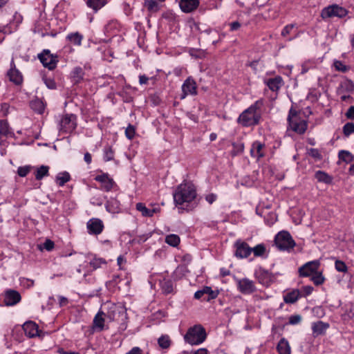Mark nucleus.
I'll list each match as a JSON object with an SVG mask.
<instances>
[{"instance_id":"obj_1","label":"nucleus","mask_w":354,"mask_h":354,"mask_svg":"<svg viewBox=\"0 0 354 354\" xmlns=\"http://www.w3.org/2000/svg\"><path fill=\"white\" fill-rule=\"evenodd\" d=\"M174 201L179 210L186 212L193 210L198 204L196 187L194 184L191 180H185L177 187L174 193Z\"/></svg>"},{"instance_id":"obj_2","label":"nucleus","mask_w":354,"mask_h":354,"mask_svg":"<svg viewBox=\"0 0 354 354\" xmlns=\"http://www.w3.org/2000/svg\"><path fill=\"white\" fill-rule=\"evenodd\" d=\"M262 104L261 101H257L254 104L240 115L238 120L239 122L245 127L257 124L261 118L260 113H257V110L261 108Z\"/></svg>"},{"instance_id":"obj_3","label":"nucleus","mask_w":354,"mask_h":354,"mask_svg":"<svg viewBox=\"0 0 354 354\" xmlns=\"http://www.w3.org/2000/svg\"><path fill=\"white\" fill-rule=\"evenodd\" d=\"M206 336L205 328L201 325H195L188 329L184 339L191 345H198L205 340Z\"/></svg>"},{"instance_id":"obj_4","label":"nucleus","mask_w":354,"mask_h":354,"mask_svg":"<svg viewBox=\"0 0 354 354\" xmlns=\"http://www.w3.org/2000/svg\"><path fill=\"white\" fill-rule=\"evenodd\" d=\"M106 317L110 321H125L127 319L126 308L122 305L107 303Z\"/></svg>"},{"instance_id":"obj_5","label":"nucleus","mask_w":354,"mask_h":354,"mask_svg":"<svg viewBox=\"0 0 354 354\" xmlns=\"http://www.w3.org/2000/svg\"><path fill=\"white\" fill-rule=\"evenodd\" d=\"M275 244L280 250H288L295 245L294 240L288 232L282 231L275 236Z\"/></svg>"},{"instance_id":"obj_6","label":"nucleus","mask_w":354,"mask_h":354,"mask_svg":"<svg viewBox=\"0 0 354 354\" xmlns=\"http://www.w3.org/2000/svg\"><path fill=\"white\" fill-rule=\"evenodd\" d=\"M347 14L348 11L344 8L341 7L337 4H333L326 8H324L322 10L321 17L324 19L333 17L342 18Z\"/></svg>"},{"instance_id":"obj_7","label":"nucleus","mask_w":354,"mask_h":354,"mask_svg":"<svg viewBox=\"0 0 354 354\" xmlns=\"http://www.w3.org/2000/svg\"><path fill=\"white\" fill-rule=\"evenodd\" d=\"M38 58L44 66L49 70H53L58 62L57 57L51 54L49 50H44L41 54L38 55Z\"/></svg>"},{"instance_id":"obj_8","label":"nucleus","mask_w":354,"mask_h":354,"mask_svg":"<svg viewBox=\"0 0 354 354\" xmlns=\"http://www.w3.org/2000/svg\"><path fill=\"white\" fill-rule=\"evenodd\" d=\"M75 115H66L60 121L59 131L65 133L72 132L76 127Z\"/></svg>"},{"instance_id":"obj_9","label":"nucleus","mask_w":354,"mask_h":354,"mask_svg":"<svg viewBox=\"0 0 354 354\" xmlns=\"http://www.w3.org/2000/svg\"><path fill=\"white\" fill-rule=\"evenodd\" d=\"M238 290L243 294L250 295L257 290L254 282L248 278L236 279Z\"/></svg>"},{"instance_id":"obj_10","label":"nucleus","mask_w":354,"mask_h":354,"mask_svg":"<svg viewBox=\"0 0 354 354\" xmlns=\"http://www.w3.org/2000/svg\"><path fill=\"white\" fill-rule=\"evenodd\" d=\"M319 267V261L315 260L309 261L299 268V272L301 277H310L312 276L317 270H318Z\"/></svg>"},{"instance_id":"obj_11","label":"nucleus","mask_w":354,"mask_h":354,"mask_svg":"<svg viewBox=\"0 0 354 354\" xmlns=\"http://www.w3.org/2000/svg\"><path fill=\"white\" fill-rule=\"evenodd\" d=\"M21 300L20 294L14 290H8L3 295V303L5 306H14Z\"/></svg>"},{"instance_id":"obj_12","label":"nucleus","mask_w":354,"mask_h":354,"mask_svg":"<svg viewBox=\"0 0 354 354\" xmlns=\"http://www.w3.org/2000/svg\"><path fill=\"white\" fill-rule=\"evenodd\" d=\"M234 246L236 248L235 256L237 258H247L251 254V248L245 242L237 241Z\"/></svg>"},{"instance_id":"obj_13","label":"nucleus","mask_w":354,"mask_h":354,"mask_svg":"<svg viewBox=\"0 0 354 354\" xmlns=\"http://www.w3.org/2000/svg\"><path fill=\"white\" fill-rule=\"evenodd\" d=\"M86 227L89 234L97 235L102 232L104 225L100 219L91 218L87 222Z\"/></svg>"},{"instance_id":"obj_14","label":"nucleus","mask_w":354,"mask_h":354,"mask_svg":"<svg viewBox=\"0 0 354 354\" xmlns=\"http://www.w3.org/2000/svg\"><path fill=\"white\" fill-rule=\"evenodd\" d=\"M199 4V0H180L179 2L181 10L186 13H189L196 10Z\"/></svg>"},{"instance_id":"obj_15","label":"nucleus","mask_w":354,"mask_h":354,"mask_svg":"<svg viewBox=\"0 0 354 354\" xmlns=\"http://www.w3.org/2000/svg\"><path fill=\"white\" fill-rule=\"evenodd\" d=\"M183 94L180 99H184L186 95L189 94L196 93V85L194 80L188 77L182 86Z\"/></svg>"},{"instance_id":"obj_16","label":"nucleus","mask_w":354,"mask_h":354,"mask_svg":"<svg viewBox=\"0 0 354 354\" xmlns=\"http://www.w3.org/2000/svg\"><path fill=\"white\" fill-rule=\"evenodd\" d=\"M256 276L259 283L266 286H268L274 280L273 275L265 270L261 269L257 271Z\"/></svg>"},{"instance_id":"obj_17","label":"nucleus","mask_w":354,"mask_h":354,"mask_svg":"<svg viewBox=\"0 0 354 354\" xmlns=\"http://www.w3.org/2000/svg\"><path fill=\"white\" fill-rule=\"evenodd\" d=\"M23 329L25 334L29 337H34L39 336L40 331L38 329V326L33 322H27L23 325Z\"/></svg>"},{"instance_id":"obj_18","label":"nucleus","mask_w":354,"mask_h":354,"mask_svg":"<svg viewBox=\"0 0 354 354\" xmlns=\"http://www.w3.org/2000/svg\"><path fill=\"white\" fill-rule=\"evenodd\" d=\"M104 317H106V313L102 310H99L95 315L93 321V328L95 330L102 331L104 328Z\"/></svg>"},{"instance_id":"obj_19","label":"nucleus","mask_w":354,"mask_h":354,"mask_svg":"<svg viewBox=\"0 0 354 354\" xmlns=\"http://www.w3.org/2000/svg\"><path fill=\"white\" fill-rule=\"evenodd\" d=\"M95 180L97 182L96 186L106 192L110 191L116 186L113 178H95Z\"/></svg>"},{"instance_id":"obj_20","label":"nucleus","mask_w":354,"mask_h":354,"mask_svg":"<svg viewBox=\"0 0 354 354\" xmlns=\"http://www.w3.org/2000/svg\"><path fill=\"white\" fill-rule=\"evenodd\" d=\"M329 325L323 322H317L312 324V330L314 336H319L325 333Z\"/></svg>"},{"instance_id":"obj_21","label":"nucleus","mask_w":354,"mask_h":354,"mask_svg":"<svg viewBox=\"0 0 354 354\" xmlns=\"http://www.w3.org/2000/svg\"><path fill=\"white\" fill-rule=\"evenodd\" d=\"M136 209L141 212L143 216L146 217H151L155 213L159 211V209L158 208L149 209L142 203L136 204Z\"/></svg>"},{"instance_id":"obj_22","label":"nucleus","mask_w":354,"mask_h":354,"mask_svg":"<svg viewBox=\"0 0 354 354\" xmlns=\"http://www.w3.org/2000/svg\"><path fill=\"white\" fill-rule=\"evenodd\" d=\"M290 128L295 132L302 134L304 133L307 128V124L304 120L298 121L295 120L292 122L289 123Z\"/></svg>"},{"instance_id":"obj_23","label":"nucleus","mask_w":354,"mask_h":354,"mask_svg":"<svg viewBox=\"0 0 354 354\" xmlns=\"http://www.w3.org/2000/svg\"><path fill=\"white\" fill-rule=\"evenodd\" d=\"M300 292L299 290H293L283 296V300L286 304H293L299 298Z\"/></svg>"},{"instance_id":"obj_24","label":"nucleus","mask_w":354,"mask_h":354,"mask_svg":"<svg viewBox=\"0 0 354 354\" xmlns=\"http://www.w3.org/2000/svg\"><path fill=\"white\" fill-rule=\"evenodd\" d=\"M277 348L279 354H290V346L288 342L284 338L279 342Z\"/></svg>"},{"instance_id":"obj_25","label":"nucleus","mask_w":354,"mask_h":354,"mask_svg":"<svg viewBox=\"0 0 354 354\" xmlns=\"http://www.w3.org/2000/svg\"><path fill=\"white\" fill-rule=\"evenodd\" d=\"M107 3V0H87L86 5L92 8L95 12H97Z\"/></svg>"},{"instance_id":"obj_26","label":"nucleus","mask_w":354,"mask_h":354,"mask_svg":"<svg viewBox=\"0 0 354 354\" xmlns=\"http://www.w3.org/2000/svg\"><path fill=\"white\" fill-rule=\"evenodd\" d=\"M8 75L10 77V80L14 82L15 84H20L22 82V76L20 73L16 69H10L8 72Z\"/></svg>"},{"instance_id":"obj_27","label":"nucleus","mask_w":354,"mask_h":354,"mask_svg":"<svg viewBox=\"0 0 354 354\" xmlns=\"http://www.w3.org/2000/svg\"><path fill=\"white\" fill-rule=\"evenodd\" d=\"M282 79L281 77L269 79L267 82V85L272 91H277L281 86Z\"/></svg>"},{"instance_id":"obj_28","label":"nucleus","mask_w":354,"mask_h":354,"mask_svg":"<svg viewBox=\"0 0 354 354\" xmlns=\"http://www.w3.org/2000/svg\"><path fill=\"white\" fill-rule=\"evenodd\" d=\"M88 263L92 268L91 271H93L101 268L102 265H105L106 261L102 258L94 257L89 261Z\"/></svg>"},{"instance_id":"obj_29","label":"nucleus","mask_w":354,"mask_h":354,"mask_svg":"<svg viewBox=\"0 0 354 354\" xmlns=\"http://www.w3.org/2000/svg\"><path fill=\"white\" fill-rule=\"evenodd\" d=\"M106 209L108 212L112 214L118 212L120 209L119 202L115 199L107 201L106 204Z\"/></svg>"},{"instance_id":"obj_30","label":"nucleus","mask_w":354,"mask_h":354,"mask_svg":"<svg viewBox=\"0 0 354 354\" xmlns=\"http://www.w3.org/2000/svg\"><path fill=\"white\" fill-rule=\"evenodd\" d=\"M180 242V239L177 234H171L165 237V243L172 247H177Z\"/></svg>"},{"instance_id":"obj_31","label":"nucleus","mask_w":354,"mask_h":354,"mask_svg":"<svg viewBox=\"0 0 354 354\" xmlns=\"http://www.w3.org/2000/svg\"><path fill=\"white\" fill-rule=\"evenodd\" d=\"M160 286H161V288L162 290V291L165 293V294H169L171 292H173L174 290V285H173V283L171 280L169 279H164L161 282H160Z\"/></svg>"},{"instance_id":"obj_32","label":"nucleus","mask_w":354,"mask_h":354,"mask_svg":"<svg viewBox=\"0 0 354 354\" xmlns=\"http://www.w3.org/2000/svg\"><path fill=\"white\" fill-rule=\"evenodd\" d=\"M188 272V270L185 266H179L176 268L173 273V278L174 280H178L184 277L186 273Z\"/></svg>"},{"instance_id":"obj_33","label":"nucleus","mask_w":354,"mask_h":354,"mask_svg":"<svg viewBox=\"0 0 354 354\" xmlns=\"http://www.w3.org/2000/svg\"><path fill=\"white\" fill-rule=\"evenodd\" d=\"M30 106L35 111L42 113L44 110V104L43 102L39 99L30 102Z\"/></svg>"},{"instance_id":"obj_34","label":"nucleus","mask_w":354,"mask_h":354,"mask_svg":"<svg viewBox=\"0 0 354 354\" xmlns=\"http://www.w3.org/2000/svg\"><path fill=\"white\" fill-rule=\"evenodd\" d=\"M263 145L259 142H254L252 145V147L250 150V153L252 156L259 158L263 156V154L261 152Z\"/></svg>"},{"instance_id":"obj_35","label":"nucleus","mask_w":354,"mask_h":354,"mask_svg":"<svg viewBox=\"0 0 354 354\" xmlns=\"http://www.w3.org/2000/svg\"><path fill=\"white\" fill-rule=\"evenodd\" d=\"M266 251V246L263 243L258 244L254 248H251V252H253L254 257H263Z\"/></svg>"},{"instance_id":"obj_36","label":"nucleus","mask_w":354,"mask_h":354,"mask_svg":"<svg viewBox=\"0 0 354 354\" xmlns=\"http://www.w3.org/2000/svg\"><path fill=\"white\" fill-rule=\"evenodd\" d=\"M159 346L162 349H167L171 346V340L168 335H162L158 339Z\"/></svg>"},{"instance_id":"obj_37","label":"nucleus","mask_w":354,"mask_h":354,"mask_svg":"<svg viewBox=\"0 0 354 354\" xmlns=\"http://www.w3.org/2000/svg\"><path fill=\"white\" fill-rule=\"evenodd\" d=\"M145 6L150 12H157L159 10L158 3L155 0H145Z\"/></svg>"},{"instance_id":"obj_38","label":"nucleus","mask_w":354,"mask_h":354,"mask_svg":"<svg viewBox=\"0 0 354 354\" xmlns=\"http://www.w3.org/2000/svg\"><path fill=\"white\" fill-rule=\"evenodd\" d=\"M84 72L81 67H77L73 72V79L75 83H78L81 80L83 79Z\"/></svg>"},{"instance_id":"obj_39","label":"nucleus","mask_w":354,"mask_h":354,"mask_svg":"<svg viewBox=\"0 0 354 354\" xmlns=\"http://www.w3.org/2000/svg\"><path fill=\"white\" fill-rule=\"evenodd\" d=\"M203 292H204V295H207L206 297H204V300L209 301L212 299H214L217 297V293L212 290L210 287H204L202 289Z\"/></svg>"},{"instance_id":"obj_40","label":"nucleus","mask_w":354,"mask_h":354,"mask_svg":"<svg viewBox=\"0 0 354 354\" xmlns=\"http://www.w3.org/2000/svg\"><path fill=\"white\" fill-rule=\"evenodd\" d=\"M311 280L313 281V283L317 285H321L324 281V277L322 276V273L318 272L317 270L313 275Z\"/></svg>"},{"instance_id":"obj_41","label":"nucleus","mask_w":354,"mask_h":354,"mask_svg":"<svg viewBox=\"0 0 354 354\" xmlns=\"http://www.w3.org/2000/svg\"><path fill=\"white\" fill-rule=\"evenodd\" d=\"M68 39L73 43L77 45H80L82 39V36L78 32L71 34L68 36Z\"/></svg>"},{"instance_id":"obj_42","label":"nucleus","mask_w":354,"mask_h":354,"mask_svg":"<svg viewBox=\"0 0 354 354\" xmlns=\"http://www.w3.org/2000/svg\"><path fill=\"white\" fill-rule=\"evenodd\" d=\"M339 159L342 160L343 161H345V162H351L353 160V156L351 155V153L347 151H339Z\"/></svg>"},{"instance_id":"obj_43","label":"nucleus","mask_w":354,"mask_h":354,"mask_svg":"<svg viewBox=\"0 0 354 354\" xmlns=\"http://www.w3.org/2000/svg\"><path fill=\"white\" fill-rule=\"evenodd\" d=\"M48 173V167L47 166H41L40 167L36 169L35 174V177H44L47 176Z\"/></svg>"},{"instance_id":"obj_44","label":"nucleus","mask_w":354,"mask_h":354,"mask_svg":"<svg viewBox=\"0 0 354 354\" xmlns=\"http://www.w3.org/2000/svg\"><path fill=\"white\" fill-rule=\"evenodd\" d=\"M335 269L338 272H346L347 270H348V267L346 265V263L344 261H340V260H336L335 261Z\"/></svg>"},{"instance_id":"obj_45","label":"nucleus","mask_w":354,"mask_h":354,"mask_svg":"<svg viewBox=\"0 0 354 354\" xmlns=\"http://www.w3.org/2000/svg\"><path fill=\"white\" fill-rule=\"evenodd\" d=\"M32 169H34V167L30 165L20 167L18 169L17 174L20 177H24L28 175Z\"/></svg>"},{"instance_id":"obj_46","label":"nucleus","mask_w":354,"mask_h":354,"mask_svg":"<svg viewBox=\"0 0 354 354\" xmlns=\"http://www.w3.org/2000/svg\"><path fill=\"white\" fill-rule=\"evenodd\" d=\"M343 133L346 136L354 133V123L347 122L343 127Z\"/></svg>"},{"instance_id":"obj_47","label":"nucleus","mask_w":354,"mask_h":354,"mask_svg":"<svg viewBox=\"0 0 354 354\" xmlns=\"http://www.w3.org/2000/svg\"><path fill=\"white\" fill-rule=\"evenodd\" d=\"M313 288L310 286H306L302 287L300 292L301 297H306L312 293Z\"/></svg>"},{"instance_id":"obj_48","label":"nucleus","mask_w":354,"mask_h":354,"mask_svg":"<svg viewBox=\"0 0 354 354\" xmlns=\"http://www.w3.org/2000/svg\"><path fill=\"white\" fill-rule=\"evenodd\" d=\"M308 154L317 160H321L322 158L319 151L317 149H310L308 151Z\"/></svg>"},{"instance_id":"obj_49","label":"nucleus","mask_w":354,"mask_h":354,"mask_svg":"<svg viewBox=\"0 0 354 354\" xmlns=\"http://www.w3.org/2000/svg\"><path fill=\"white\" fill-rule=\"evenodd\" d=\"M295 120H298V113L296 110L290 109L288 117V121L289 123H291Z\"/></svg>"},{"instance_id":"obj_50","label":"nucleus","mask_w":354,"mask_h":354,"mask_svg":"<svg viewBox=\"0 0 354 354\" xmlns=\"http://www.w3.org/2000/svg\"><path fill=\"white\" fill-rule=\"evenodd\" d=\"M113 151L112 149L109 147L104 150V160L106 161H109L113 159Z\"/></svg>"},{"instance_id":"obj_51","label":"nucleus","mask_w":354,"mask_h":354,"mask_svg":"<svg viewBox=\"0 0 354 354\" xmlns=\"http://www.w3.org/2000/svg\"><path fill=\"white\" fill-rule=\"evenodd\" d=\"M234 149L232 151L231 153L233 156H236L240 152H242L243 150V145L242 144H235L233 143Z\"/></svg>"},{"instance_id":"obj_52","label":"nucleus","mask_w":354,"mask_h":354,"mask_svg":"<svg viewBox=\"0 0 354 354\" xmlns=\"http://www.w3.org/2000/svg\"><path fill=\"white\" fill-rule=\"evenodd\" d=\"M125 133L127 137L129 139H132L135 135V128L133 126L129 124V127L126 129Z\"/></svg>"},{"instance_id":"obj_53","label":"nucleus","mask_w":354,"mask_h":354,"mask_svg":"<svg viewBox=\"0 0 354 354\" xmlns=\"http://www.w3.org/2000/svg\"><path fill=\"white\" fill-rule=\"evenodd\" d=\"M301 320V317L299 315H292L289 318L288 323L291 325L299 324Z\"/></svg>"},{"instance_id":"obj_54","label":"nucleus","mask_w":354,"mask_h":354,"mask_svg":"<svg viewBox=\"0 0 354 354\" xmlns=\"http://www.w3.org/2000/svg\"><path fill=\"white\" fill-rule=\"evenodd\" d=\"M334 66L335 67L336 70L339 71L346 72L347 71L346 66H344L340 61H335L334 62Z\"/></svg>"},{"instance_id":"obj_55","label":"nucleus","mask_w":354,"mask_h":354,"mask_svg":"<svg viewBox=\"0 0 354 354\" xmlns=\"http://www.w3.org/2000/svg\"><path fill=\"white\" fill-rule=\"evenodd\" d=\"M252 183L253 182L250 178H241L240 180L237 182V186L240 184L243 186L250 187Z\"/></svg>"},{"instance_id":"obj_56","label":"nucleus","mask_w":354,"mask_h":354,"mask_svg":"<svg viewBox=\"0 0 354 354\" xmlns=\"http://www.w3.org/2000/svg\"><path fill=\"white\" fill-rule=\"evenodd\" d=\"M205 198L209 204H212L216 200L217 196L211 193L205 195Z\"/></svg>"},{"instance_id":"obj_57","label":"nucleus","mask_w":354,"mask_h":354,"mask_svg":"<svg viewBox=\"0 0 354 354\" xmlns=\"http://www.w3.org/2000/svg\"><path fill=\"white\" fill-rule=\"evenodd\" d=\"M0 134L7 135L8 132V128L6 122H3V121H0Z\"/></svg>"},{"instance_id":"obj_58","label":"nucleus","mask_w":354,"mask_h":354,"mask_svg":"<svg viewBox=\"0 0 354 354\" xmlns=\"http://www.w3.org/2000/svg\"><path fill=\"white\" fill-rule=\"evenodd\" d=\"M54 245V243L49 239L46 240L44 243V248L48 251L53 250Z\"/></svg>"},{"instance_id":"obj_59","label":"nucleus","mask_w":354,"mask_h":354,"mask_svg":"<svg viewBox=\"0 0 354 354\" xmlns=\"http://www.w3.org/2000/svg\"><path fill=\"white\" fill-rule=\"evenodd\" d=\"M345 115L348 119L354 120V106H351Z\"/></svg>"},{"instance_id":"obj_60","label":"nucleus","mask_w":354,"mask_h":354,"mask_svg":"<svg viewBox=\"0 0 354 354\" xmlns=\"http://www.w3.org/2000/svg\"><path fill=\"white\" fill-rule=\"evenodd\" d=\"M44 82L46 86L50 89H54L56 87L55 82L51 79H45Z\"/></svg>"},{"instance_id":"obj_61","label":"nucleus","mask_w":354,"mask_h":354,"mask_svg":"<svg viewBox=\"0 0 354 354\" xmlns=\"http://www.w3.org/2000/svg\"><path fill=\"white\" fill-rule=\"evenodd\" d=\"M294 28L293 24L286 26L281 32L282 36L285 37L290 33L291 30Z\"/></svg>"},{"instance_id":"obj_62","label":"nucleus","mask_w":354,"mask_h":354,"mask_svg":"<svg viewBox=\"0 0 354 354\" xmlns=\"http://www.w3.org/2000/svg\"><path fill=\"white\" fill-rule=\"evenodd\" d=\"M151 234H143V235L139 236L137 238L138 243H142L145 242L151 236Z\"/></svg>"},{"instance_id":"obj_63","label":"nucleus","mask_w":354,"mask_h":354,"mask_svg":"<svg viewBox=\"0 0 354 354\" xmlns=\"http://www.w3.org/2000/svg\"><path fill=\"white\" fill-rule=\"evenodd\" d=\"M126 354H143V352L139 347L135 346Z\"/></svg>"},{"instance_id":"obj_64","label":"nucleus","mask_w":354,"mask_h":354,"mask_svg":"<svg viewBox=\"0 0 354 354\" xmlns=\"http://www.w3.org/2000/svg\"><path fill=\"white\" fill-rule=\"evenodd\" d=\"M58 300L61 306H66L68 304V299L63 296H58Z\"/></svg>"}]
</instances>
